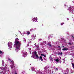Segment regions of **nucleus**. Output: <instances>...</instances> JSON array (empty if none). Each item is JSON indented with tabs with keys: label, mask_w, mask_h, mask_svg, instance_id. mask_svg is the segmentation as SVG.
<instances>
[{
	"label": "nucleus",
	"mask_w": 74,
	"mask_h": 74,
	"mask_svg": "<svg viewBox=\"0 0 74 74\" xmlns=\"http://www.w3.org/2000/svg\"><path fill=\"white\" fill-rule=\"evenodd\" d=\"M21 42L19 41H18L17 40L14 42V45L16 46L15 50L16 52L18 51V50L19 49L21 48Z\"/></svg>",
	"instance_id": "1"
},
{
	"label": "nucleus",
	"mask_w": 74,
	"mask_h": 74,
	"mask_svg": "<svg viewBox=\"0 0 74 74\" xmlns=\"http://www.w3.org/2000/svg\"><path fill=\"white\" fill-rule=\"evenodd\" d=\"M34 54L36 56V58H39V57L38 56V54H37V53L36 51H34Z\"/></svg>",
	"instance_id": "2"
},
{
	"label": "nucleus",
	"mask_w": 74,
	"mask_h": 74,
	"mask_svg": "<svg viewBox=\"0 0 74 74\" xmlns=\"http://www.w3.org/2000/svg\"><path fill=\"white\" fill-rule=\"evenodd\" d=\"M5 67L3 69V70H4V72H5V73H6V70H7V68L6 67V66L7 65H5Z\"/></svg>",
	"instance_id": "3"
},
{
	"label": "nucleus",
	"mask_w": 74,
	"mask_h": 74,
	"mask_svg": "<svg viewBox=\"0 0 74 74\" xmlns=\"http://www.w3.org/2000/svg\"><path fill=\"white\" fill-rule=\"evenodd\" d=\"M27 52L23 53V57H24V58H25V56H27Z\"/></svg>",
	"instance_id": "4"
},
{
	"label": "nucleus",
	"mask_w": 74,
	"mask_h": 74,
	"mask_svg": "<svg viewBox=\"0 0 74 74\" xmlns=\"http://www.w3.org/2000/svg\"><path fill=\"white\" fill-rule=\"evenodd\" d=\"M2 66H5V65H6V66H7V64H5V63H4V60H2Z\"/></svg>",
	"instance_id": "5"
},
{
	"label": "nucleus",
	"mask_w": 74,
	"mask_h": 74,
	"mask_svg": "<svg viewBox=\"0 0 74 74\" xmlns=\"http://www.w3.org/2000/svg\"><path fill=\"white\" fill-rule=\"evenodd\" d=\"M33 21H34L35 22H37V18H35L33 19Z\"/></svg>",
	"instance_id": "6"
},
{
	"label": "nucleus",
	"mask_w": 74,
	"mask_h": 74,
	"mask_svg": "<svg viewBox=\"0 0 74 74\" xmlns=\"http://www.w3.org/2000/svg\"><path fill=\"white\" fill-rule=\"evenodd\" d=\"M63 54V53L61 52V53L60 52H58V55H61V56H63V55L62 54Z\"/></svg>",
	"instance_id": "7"
},
{
	"label": "nucleus",
	"mask_w": 74,
	"mask_h": 74,
	"mask_svg": "<svg viewBox=\"0 0 74 74\" xmlns=\"http://www.w3.org/2000/svg\"><path fill=\"white\" fill-rule=\"evenodd\" d=\"M67 50H68V48H67L65 47L64 48L62 49L63 51H67Z\"/></svg>",
	"instance_id": "8"
},
{
	"label": "nucleus",
	"mask_w": 74,
	"mask_h": 74,
	"mask_svg": "<svg viewBox=\"0 0 74 74\" xmlns=\"http://www.w3.org/2000/svg\"><path fill=\"white\" fill-rule=\"evenodd\" d=\"M49 59L50 60V61H53V58H52V57L51 56H50L49 57Z\"/></svg>",
	"instance_id": "9"
},
{
	"label": "nucleus",
	"mask_w": 74,
	"mask_h": 74,
	"mask_svg": "<svg viewBox=\"0 0 74 74\" xmlns=\"http://www.w3.org/2000/svg\"><path fill=\"white\" fill-rule=\"evenodd\" d=\"M40 59H41V60L42 62L43 60V59H42V56H40L39 57Z\"/></svg>",
	"instance_id": "10"
},
{
	"label": "nucleus",
	"mask_w": 74,
	"mask_h": 74,
	"mask_svg": "<svg viewBox=\"0 0 74 74\" xmlns=\"http://www.w3.org/2000/svg\"><path fill=\"white\" fill-rule=\"evenodd\" d=\"M18 40H19V39H18V38H16L15 42V41H18Z\"/></svg>",
	"instance_id": "11"
},
{
	"label": "nucleus",
	"mask_w": 74,
	"mask_h": 74,
	"mask_svg": "<svg viewBox=\"0 0 74 74\" xmlns=\"http://www.w3.org/2000/svg\"><path fill=\"white\" fill-rule=\"evenodd\" d=\"M34 54L33 55H32V58H34V59H35V56H34Z\"/></svg>",
	"instance_id": "12"
},
{
	"label": "nucleus",
	"mask_w": 74,
	"mask_h": 74,
	"mask_svg": "<svg viewBox=\"0 0 74 74\" xmlns=\"http://www.w3.org/2000/svg\"><path fill=\"white\" fill-rule=\"evenodd\" d=\"M55 61L57 62H59V59H56Z\"/></svg>",
	"instance_id": "13"
},
{
	"label": "nucleus",
	"mask_w": 74,
	"mask_h": 74,
	"mask_svg": "<svg viewBox=\"0 0 74 74\" xmlns=\"http://www.w3.org/2000/svg\"><path fill=\"white\" fill-rule=\"evenodd\" d=\"M27 34H30V32H27Z\"/></svg>",
	"instance_id": "14"
},
{
	"label": "nucleus",
	"mask_w": 74,
	"mask_h": 74,
	"mask_svg": "<svg viewBox=\"0 0 74 74\" xmlns=\"http://www.w3.org/2000/svg\"><path fill=\"white\" fill-rule=\"evenodd\" d=\"M8 46H9V47H11V45L10 44V43H8Z\"/></svg>",
	"instance_id": "15"
},
{
	"label": "nucleus",
	"mask_w": 74,
	"mask_h": 74,
	"mask_svg": "<svg viewBox=\"0 0 74 74\" xmlns=\"http://www.w3.org/2000/svg\"><path fill=\"white\" fill-rule=\"evenodd\" d=\"M72 66H73V69H74V64L73 63H72Z\"/></svg>",
	"instance_id": "16"
},
{
	"label": "nucleus",
	"mask_w": 74,
	"mask_h": 74,
	"mask_svg": "<svg viewBox=\"0 0 74 74\" xmlns=\"http://www.w3.org/2000/svg\"><path fill=\"white\" fill-rule=\"evenodd\" d=\"M15 37H17L18 36V34H16L15 35Z\"/></svg>",
	"instance_id": "17"
},
{
	"label": "nucleus",
	"mask_w": 74,
	"mask_h": 74,
	"mask_svg": "<svg viewBox=\"0 0 74 74\" xmlns=\"http://www.w3.org/2000/svg\"><path fill=\"white\" fill-rule=\"evenodd\" d=\"M64 23H61V26H62V25H64Z\"/></svg>",
	"instance_id": "18"
},
{
	"label": "nucleus",
	"mask_w": 74,
	"mask_h": 74,
	"mask_svg": "<svg viewBox=\"0 0 74 74\" xmlns=\"http://www.w3.org/2000/svg\"><path fill=\"white\" fill-rule=\"evenodd\" d=\"M3 52L1 51H0V54H2L3 53Z\"/></svg>",
	"instance_id": "19"
},
{
	"label": "nucleus",
	"mask_w": 74,
	"mask_h": 74,
	"mask_svg": "<svg viewBox=\"0 0 74 74\" xmlns=\"http://www.w3.org/2000/svg\"><path fill=\"white\" fill-rule=\"evenodd\" d=\"M69 9H68V10H71V8L70 7L69 8Z\"/></svg>",
	"instance_id": "20"
},
{
	"label": "nucleus",
	"mask_w": 74,
	"mask_h": 74,
	"mask_svg": "<svg viewBox=\"0 0 74 74\" xmlns=\"http://www.w3.org/2000/svg\"><path fill=\"white\" fill-rule=\"evenodd\" d=\"M35 47H36V48H39V46L38 45H36L35 46Z\"/></svg>",
	"instance_id": "21"
},
{
	"label": "nucleus",
	"mask_w": 74,
	"mask_h": 74,
	"mask_svg": "<svg viewBox=\"0 0 74 74\" xmlns=\"http://www.w3.org/2000/svg\"><path fill=\"white\" fill-rule=\"evenodd\" d=\"M41 55L42 56H44V54H41Z\"/></svg>",
	"instance_id": "22"
},
{
	"label": "nucleus",
	"mask_w": 74,
	"mask_h": 74,
	"mask_svg": "<svg viewBox=\"0 0 74 74\" xmlns=\"http://www.w3.org/2000/svg\"><path fill=\"white\" fill-rule=\"evenodd\" d=\"M61 40H64V38H61Z\"/></svg>",
	"instance_id": "23"
},
{
	"label": "nucleus",
	"mask_w": 74,
	"mask_h": 74,
	"mask_svg": "<svg viewBox=\"0 0 74 74\" xmlns=\"http://www.w3.org/2000/svg\"><path fill=\"white\" fill-rule=\"evenodd\" d=\"M11 62H12V63H14V61L13 60H12V61L11 60Z\"/></svg>",
	"instance_id": "24"
},
{
	"label": "nucleus",
	"mask_w": 74,
	"mask_h": 74,
	"mask_svg": "<svg viewBox=\"0 0 74 74\" xmlns=\"http://www.w3.org/2000/svg\"><path fill=\"white\" fill-rule=\"evenodd\" d=\"M44 69L45 70H47V68L46 67L44 68Z\"/></svg>",
	"instance_id": "25"
},
{
	"label": "nucleus",
	"mask_w": 74,
	"mask_h": 74,
	"mask_svg": "<svg viewBox=\"0 0 74 74\" xmlns=\"http://www.w3.org/2000/svg\"><path fill=\"white\" fill-rule=\"evenodd\" d=\"M68 43L69 45H71V42H69Z\"/></svg>",
	"instance_id": "26"
},
{
	"label": "nucleus",
	"mask_w": 74,
	"mask_h": 74,
	"mask_svg": "<svg viewBox=\"0 0 74 74\" xmlns=\"http://www.w3.org/2000/svg\"><path fill=\"white\" fill-rule=\"evenodd\" d=\"M8 60H10V61H11V59H10V58H8Z\"/></svg>",
	"instance_id": "27"
},
{
	"label": "nucleus",
	"mask_w": 74,
	"mask_h": 74,
	"mask_svg": "<svg viewBox=\"0 0 74 74\" xmlns=\"http://www.w3.org/2000/svg\"><path fill=\"white\" fill-rule=\"evenodd\" d=\"M12 65H13V66H14V62H13L12 64Z\"/></svg>",
	"instance_id": "28"
},
{
	"label": "nucleus",
	"mask_w": 74,
	"mask_h": 74,
	"mask_svg": "<svg viewBox=\"0 0 74 74\" xmlns=\"http://www.w3.org/2000/svg\"><path fill=\"white\" fill-rule=\"evenodd\" d=\"M3 74H7V73H5V72H4Z\"/></svg>",
	"instance_id": "29"
},
{
	"label": "nucleus",
	"mask_w": 74,
	"mask_h": 74,
	"mask_svg": "<svg viewBox=\"0 0 74 74\" xmlns=\"http://www.w3.org/2000/svg\"><path fill=\"white\" fill-rule=\"evenodd\" d=\"M10 44L11 45H12V42H11L10 43Z\"/></svg>",
	"instance_id": "30"
},
{
	"label": "nucleus",
	"mask_w": 74,
	"mask_h": 74,
	"mask_svg": "<svg viewBox=\"0 0 74 74\" xmlns=\"http://www.w3.org/2000/svg\"><path fill=\"white\" fill-rule=\"evenodd\" d=\"M58 70V68H56V70L57 71V70Z\"/></svg>",
	"instance_id": "31"
},
{
	"label": "nucleus",
	"mask_w": 74,
	"mask_h": 74,
	"mask_svg": "<svg viewBox=\"0 0 74 74\" xmlns=\"http://www.w3.org/2000/svg\"><path fill=\"white\" fill-rule=\"evenodd\" d=\"M49 47H52V46H51V44H50L49 45Z\"/></svg>",
	"instance_id": "32"
},
{
	"label": "nucleus",
	"mask_w": 74,
	"mask_h": 74,
	"mask_svg": "<svg viewBox=\"0 0 74 74\" xmlns=\"http://www.w3.org/2000/svg\"><path fill=\"white\" fill-rule=\"evenodd\" d=\"M58 48H60V46H58Z\"/></svg>",
	"instance_id": "33"
},
{
	"label": "nucleus",
	"mask_w": 74,
	"mask_h": 74,
	"mask_svg": "<svg viewBox=\"0 0 74 74\" xmlns=\"http://www.w3.org/2000/svg\"><path fill=\"white\" fill-rule=\"evenodd\" d=\"M36 43H35V44H34V45L35 46H36Z\"/></svg>",
	"instance_id": "34"
},
{
	"label": "nucleus",
	"mask_w": 74,
	"mask_h": 74,
	"mask_svg": "<svg viewBox=\"0 0 74 74\" xmlns=\"http://www.w3.org/2000/svg\"><path fill=\"white\" fill-rule=\"evenodd\" d=\"M11 69H13V67L12 66H11Z\"/></svg>",
	"instance_id": "35"
},
{
	"label": "nucleus",
	"mask_w": 74,
	"mask_h": 74,
	"mask_svg": "<svg viewBox=\"0 0 74 74\" xmlns=\"http://www.w3.org/2000/svg\"><path fill=\"white\" fill-rule=\"evenodd\" d=\"M49 44H49V43H48V44H47V45H49Z\"/></svg>",
	"instance_id": "36"
},
{
	"label": "nucleus",
	"mask_w": 74,
	"mask_h": 74,
	"mask_svg": "<svg viewBox=\"0 0 74 74\" xmlns=\"http://www.w3.org/2000/svg\"><path fill=\"white\" fill-rule=\"evenodd\" d=\"M60 59H62V58H61V57H60Z\"/></svg>",
	"instance_id": "37"
},
{
	"label": "nucleus",
	"mask_w": 74,
	"mask_h": 74,
	"mask_svg": "<svg viewBox=\"0 0 74 74\" xmlns=\"http://www.w3.org/2000/svg\"><path fill=\"white\" fill-rule=\"evenodd\" d=\"M72 37L73 38H74V36H72Z\"/></svg>",
	"instance_id": "38"
},
{
	"label": "nucleus",
	"mask_w": 74,
	"mask_h": 74,
	"mask_svg": "<svg viewBox=\"0 0 74 74\" xmlns=\"http://www.w3.org/2000/svg\"><path fill=\"white\" fill-rule=\"evenodd\" d=\"M44 56V57H45V55H44V56Z\"/></svg>",
	"instance_id": "39"
},
{
	"label": "nucleus",
	"mask_w": 74,
	"mask_h": 74,
	"mask_svg": "<svg viewBox=\"0 0 74 74\" xmlns=\"http://www.w3.org/2000/svg\"><path fill=\"white\" fill-rule=\"evenodd\" d=\"M62 47H64V46H62Z\"/></svg>",
	"instance_id": "40"
},
{
	"label": "nucleus",
	"mask_w": 74,
	"mask_h": 74,
	"mask_svg": "<svg viewBox=\"0 0 74 74\" xmlns=\"http://www.w3.org/2000/svg\"><path fill=\"white\" fill-rule=\"evenodd\" d=\"M40 39H39V40H40Z\"/></svg>",
	"instance_id": "41"
},
{
	"label": "nucleus",
	"mask_w": 74,
	"mask_h": 74,
	"mask_svg": "<svg viewBox=\"0 0 74 74\" xmlns=\"http://www.w3.org/2000/svg\"><path fill=\"white\" fill-rule=\"evenodd\" d=\"M59 74H60V73H59Z\"/></svg>",
	"instance_id": "42"
},
{
	"label": "nucleus",
	"mask_w": 74,
	"mask_h": 74,
	"mask_svg": "<svg viewBox=\"0 0 74 74\" xmlns=\"http://www.w3.org/2000/svg\"><path fill=\"white\" fill-rule=\"evenodd\" d=\"M32 30H33V29L32 28Z\"/></svg>",
	"instance_id": "43"
},
{
	"label": "nucleus",
	"mask_w": 74,
	"mask_h": 74,
	"mask_svg": "<svg viewBox=\"0 0 74 74\" xmlns=\"http://www.w3.org/2000/svg\"><path fill=\"white\" fill-rule=\"evenodd\" d=\"M29 42H28V44H29Z\"/></svg>",
	"instance_id": "44"
},
{
	"label": "nucleus",
	"mask_w": 74,
	"mask_h": 74,
	"mask_svg": "<svg viewBox=\"0 0 74 74\" xmlns=\"http://www.w3.org/2000/svg\"><path fill=\"white\" fill-rule=\"evenodd\" d=\"M65 74H67V73H65Z\"/></svg>",
	"instance_id": "45"
},
{
	"label": "nucleus",
	"mask_w": 74,
	"mask_h": 74,
	"mask_svg": "<svg viewBox=\"0 0 74 74\" xmlns=\"http://www.w3.org/2000/svg\"><path fill=\"white\" fill-rule=\"evenodd\" d=\"M0 69H1V68H0Z\"/></svg>",
	"instance_id": "46"
}]
</instances>
